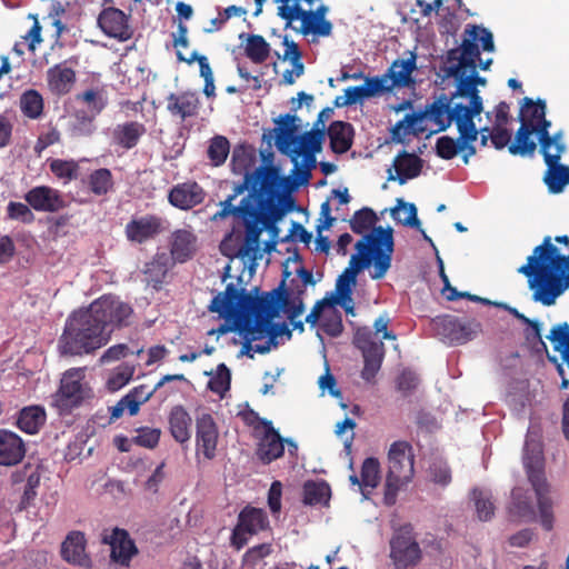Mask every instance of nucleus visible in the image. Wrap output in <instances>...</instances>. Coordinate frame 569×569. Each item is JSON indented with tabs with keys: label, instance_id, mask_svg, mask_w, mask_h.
<instances>
[{
	"label": "nucleus",
	"instance_id": "nucleus-1",
	"mask_svg": "<svg viewBox=\"0 0 569 569\" xmlns=\"http://www.w3.org/2000/svg\"><path fill=\"white\" fill-rule=\"evenodd\" d=\"M208 309L234 323L244 340L241 355L253 358L256 353L269 352L277 345L278 332L272 319L280 311L289 318L298 317L302 313L303 305L300 300L291 303L288 295L280 289L253 297L229 283L223 292L212 298Z\"/></svg>",
	"mask_w": 569,
	"mask_h": 569
},
{
	"label": "nucleus",
	"instance_id": "nucleus-2",
	"mask_svg": "<svg viewBox=\"0 0 569 569\" xmlns=\"http://www.w3.org/2000/svg\"><path fill=\"white\" fill-rule=\"evenodd\" d=\"M277 180L278 174L273 168L259 167L253 172H247L243 181L234 186L232 194L220 202V210L211 218L212 221H219L233 214L242 220L246 233L237 257L251 272L264 251H271L276 246V241H266L262 249L260 236L264 230H276L279 208L272 194Z\"/></svg>",
	"mask_w": 569,
	"mask_h": 569
},
{
	"label": "nucleus",
	"instance_id": "nucleus-3",
	"mask_svg": "<svg viewBox=\"0 0 569 569\" xmlns=\"http://www.w3.org/2000/svg\"><path fill=\"white\" fill-rule=\"evenodd\" d=\"M479 84L485 86L486 79L478 77V73H469L459 79L457 90L450 98L442 96L431 104V117L437 130H445L453 123L459 133L457 139L449 136L437 139L436 150L440 158L450 160L461 154L463 163L468 164L476 154L473 142L478 139V129L475 118L483 110Z\"/></svg>",
	"mask_w": 569,
	"mask_h": 569
},
{
	"label": "nucleus",
	"instance_id": "nucleus-4",
	"mask_svg": "<svg viewBox=\"0 0 569 569\" xmlns=\"http://www.w3.org/2000/svg\"><path fill=\"white\" fill-rule=\"evenodd\" d=\"M132 308L112 296H103L86 309L73 311L66 320L58 341L61 355L82 356L106 346L111 333L129 325Z\"/></svg>",
	"mask_w": 569,
	"mask_h": 569
},
{
	"label": "nucleus",
	"instance_id": "nucleus-5",
	"mask_svg": "<svg viewBox=\"0 0 569 569\" xmlns=\"http://www.w3.org/2000/svg\"><path fill=\"white\" fill-rule=\"evenodd\" d=\"M357 253L352 254L349 266L342 271L336 281V290L332 305L340 306L347 313L355 315V305L352 299V289L357 283V274L371 262L373 270L372 279L385 277L391 264L393 252V237L391 229L381 227L365 236L356 243Z\"/></svg>",
	"mask_w": 569,
	"mask_h": 569
},
{
	"label": "nucleus",
	"instance_id": "nucleus-6",
	"mask_svg": "<svg viewBox=\"0 0 569 569\" xmlns=\"http://www.w3.org/2000/svg\"><path fill=\"white\" fill-rule=\"evenodd\" d=\"M518 272L528 277L533 301L549 307L569 288V256L560 254L546 237Z\"/></svg>",
	"mask_w": 569,
	"mask_h": 569
},
{
	"label": "nucleus",
	"instance_id": "nucleus-7",
	"mask_svg": "<svg viewBox=\"0 0 569 569\" xmlns=\"http://www.w3.org/2000/svg\"><path fill=\"white\" fill-rule=\"evenodd\" d=\"M299 118L291 114L280 116L274 129L277 149L290 157L292 173L300 182H308L311 170L316 167V152L321 150L323 131L311 130L299 134Z\"/></svg>",
	"mask_w": 569,
	"mask_h": 569
},
{
	"label": "nucleus",
	"instance_id": "nucleus-8",
	"mask_svg": "<svg viewBox=\"0 0 569 569\" xmlns=\"http://www.w3.org/2000/svg\"><path fill=\"white\" fill-rule=\"evenodd\" d=\"M523 465L537 496L540 522L546 530L553 527V501L548 496L549 487L543 475V453L538 435L532 430L527 433L523 448Z\"/></svg>",
	"mask_w": 569,
	"mask_h": 569
},
{
	"label": "nucleus",
	"instance_id": "nucleus-9",
	"mask_svg": "<svg viewBox=\"0 0 569 569\" xmlns=\"http://www.w3.org/2000/svg\"><path fill=\"white\" fill-rule=\"evenodd\" d=\"M280 9V18L284 20L286 27L291 28L305 37L312 39L329 37L332 32V23L326 18L329 8L320 4L316 10L312 6L319 0H286Z\"/></svg>",
	"mask_w": 569,
	"mask_h": 569
},
{
	"label": "nucleus",
	"instance_id": "nucleus-10",
	"mask_svg": "<svg viewBox=\"0 0 569 569\" xmlns=\"http://www.w3.org/2000/svg\"><path fill=\"white\" fill-rule=\"evenodd\" d=\"M465 39L460 47L451 49L447 54V64L442 71H476L479 67L487 70L491 59L480 58V47L483 51L492 52L495 49L492 33L480 26H471L466 29Z\"/></svg>",
	"mask_w": 569,
	"mask_h": 569
},
{
	"label": "nucleus",
	"instance_id": "nucleus-11",
	"mask_svg": "<svg viewBox=\"0 0 569 569\" xmlns=\"http://www.w3.org/2000/svg\"><path fill=\"white\" fill-rule=\"evenodd\" d=\"M415 453L407 441H395L388 451V473L386 479L385 502H396L398 492L406 487L415 475Z\"/></svg>",
	"mask_w": 569,
	"mask_h": 569
},
{
	"label": "nucleus",
	"instance_id": "nucleus-12",
	"mask_svg": "<svg viewBox=\"0 0 569 569\" xmlns=\"http://www.w3.org/2000/svg\"><path fill=\"white\" fill-rule=\"evenodd\" d=\"M431 326L433 332L449 345H463L481 331V325L477 320H462L451 315L436 317Z\"/></svg>",
	"mask_w": 569,
	"mask_h": 569
},
{
	"label": "nucleus",
	"instance_id": "nucleus-13",
	"mask_svg": "<svg viewBox=\"0 0 569 569\" xmlns=\"http://www.w3.org/2000/svg\"><path fill=\"white\" fill-rule=\"evenodd\" d=\"M90 395L91 389L84 381V369L71 368L63 373L60 380L54 402L61 410H70L80 406Z\"/></svg>",
	"mask_w": 569,
	"mask_h": 569
},
{
	"label": "nucleus",
	"instance_id": "nucleus-14",
	"mask_svg": "<svg viewBox=\"0 0 569 569\" xmlns=\"http://www.w3.org/2000/svg\"><path fill=\"white\" fill-rule=\"evenodd\" d=\"M411 74L412 73H383L381 77L367 78L361 86L345 89V94L337 98L336 104L351 106L367 98L381 94L390 89L395 80L401 79L407 82L410 80Z\"/></svg>",
	"mask_w": 569,
	"mask_h": 569
},
{
	"label": "nucleus",
	"instance_id": "nucleus-15",
	"mask_svg": "<svg viewBox=\"0 0 569 569\" xmlns=\"http://www.w3.org/2000/svg\"><path fill=\"white\" fill-rule=\"evenodd\" d=\"M269 528V519L264 510L251 506L244 507L232 530L231 545L240 550L248 542V537L258 535Z\"/></svg>",
	"mask_w": 569,
	"mask_h": 569
},
{
	"label": "nucleus",
	"instance_id": "nucleus-16",
	"mask_svg": "<svg viewBox=\"0 0 569 569\" xmlns=\"http://www.w3.org/2000/svg\"><path fill=\"white\" fill-rule=\"evenodd\" d=\"M390 557L396 569H407L416 566L421 558L418 542L408 531H400L390 541Z\"/></svg>",
	"mask_w": 569,
	"mask_h": 569
},
{
	"label": "nucleus",
	"instance_id": "nucleus-17",
	"mask_svg": "<svg viewBox=\"0 0 569 569\" xmlns=\"http://www.w3.org/2000/svg\"><path fill=\"white\" fill-rule=\"evenodd\" d=\"M218 427L210 413L202 412L196 418V449L208 460L216 457L218 445Z\"/></svg>",
	"mask_w": 569,
	"mask_h": 569
},
{
	"label": "nucleus",
	"instance_id": "nucleus-18",
	"mask_svg": "<svg viewBox=\"0 0 569 569\" xmlns=\"http://www.w3.org/2000/svg\"><path fill=\"white\" fill-rule=\"evenodd\" d=\"M260 428L262 431L259 437L257 456L263 463H270L283 455V439L273 428L271 421L261 420L256 427V431H259Z\"/></svg>",
	"mask_w": 569,
	"mask_h": 569
},
{
	"label": "nucleus",
	"instance_id": "nucleus-19",
	"mask_svg": "<svg viewBox=\"0 0 569 569\" xmlns=\"http://www.w3.org/2000/svg\"><path fill=\"white\" fill-rule=\"evenodd\" d=\"M26 202L39 212H57L66 207L61 192L48 186H38L24 194Z\"/></svg>",
	"mask_w": 569,
	"mask_h": 569
},
{
	"label": "nucleus",
	"instance_id": "nucleus-20",
	"mask_svg": "<svg viewBox=\"0 0 569 569\" xmlns=\"http://www.w3.org/2000/svg\"><path fill=\"white\" fill-rule=\"evenodd\" d=\"M103 542L110 546L111 560L121 566H129L138 551L128 532L122 529H113L110 535L103 537Z\"/></svg>",
	"mask_w": 569,
	"mask_h": 569
},
{
	"label": "nucleus",
	"instance_id": "nucleus-21",
	"mask_svg": "<svg viewBox=\"0 0 569 569\" xmlns=\"http://www.w3.org/2000/svg\"><path fill=\"white\" fill-rule=\"evenodd\" d=\"M166 108L172 118L184 121L198 114L200 101L193 92L170 93L167 97Z\"/></svg>",
	"mask_w": 569,
	"mask_h": 569
},
{
	"label": "nucleus",
	"instance_id": "nucleus-22",
	"mask_svg": "<svg viewBox=\"0 0 569 569\" xmlns=\"http://www.w3.org/2000/svg\"><path fill=\"white\" fill-rule=\"evenodd\" d=\"M26 455L22 439L13 431L0 429V465L16 466Z\"/></svg>",
	"mask_w": 569,
	"mask_h": 569
},
{
	"label": "nucleus",
	"instance_id": "nucleus-23",
	"mask_svg": "<svg viewBox=\"0 0 569 569\" xmlns=\"http://www.w3.org/2000/svg\"><path fill=\"white\" fill-rule=\"evenodd\" d=\"M98 24L109 37L126 40L130 37L127 16L119 9L107 8L98 18Z\"/></svg>",
	"mask_w": 569,
	"mask_h": 569
},
{
	"label": "nucleus",
	"instance_id": "nucleus-24",
	"mask_svg": "<svg viewBox=\"0 0 569 569\" xmlns=\"http://www.w3.org/2000/svg\"><path fill=\"white\" fill-rule=\"evenodd\" d=\"M168 198L173 207L188 210L203 201L204 191L197 182H184L173 187Z\"/></svg>",
	"mask_w": 569,
	"mask_h": 569
},
{
	"label": "nucleus",
	"instance_id": "nucleus-25",
	"mask_svg": "<svg viewBox=\"0 0 569 569\" xmlns=\"http://www.w3.org/2000/svg\"><path fill=\"white\" fill-rule=\"evenodd\" d=\"M550 126L551 123H545V127H542L540 133H538L540 152L547 166L557 164L566 151L562 132L550 136Z\"/></svg>",
	"mask_w": 569,
	"mask_h": 569
},
{
	"label": "nucleus",
	"instance_id": "nucleus-26",
	"mask_svg": "<svg viewBox=\"0 0 569 569\" xmlns=\"http://www.w3.org/2000/svg\"><path fill=\"white\" fill-rule=\"evenodd\" d=\"M161 231V219L154 216H143L133 219L126 226L128 240L142 243L154 238Z\"/></svg>",
	"mask_w": 569,
	"mask_h": 569
},
{
	"label": "nucleus",
	"instance_id": "nucleus-27",
	"mask_svg": "<svg viewBox=\"0 0 569 569\" xmlns=\"http://www.w3.org/2000/svg\"><path fill=\"white\" fill-rule=\"evenodd\" d=\"M396 174L392 173L391 168L388 169L389 180H398L400 184H405L408 180L418 177L422 169L421 159L406 151L399 153L392 163Z\"/></svg>",
	"mask_w": 569,
	"mask_h": 569
},
{
	"label": "nucleus",
	"instance_id": "nucleus-28",
	"mask_svg": "<svg viewBox=\"0 0 569 569\" xmlns=\"http://www.w3.org/2000/svg\"><path fill=\"white\" fill-rule=\"evenodd\" d=\"M62 558L76 566L89 567L90 558L86 552V538L80 531L70 532L61 545Z\"/></svg>",
	"mask_w": 569,
	"mask_h": 569
},
{
	"label": "nucleus",
	"instance_id": "nucleus-29",
	"mask_svg": "<svg viewBox=\"0 0 569 569\" xmlns=\"http://www.w3.org/2000/svg\"><path fill=\"white\" fill-rule=\"evenodd\" d=\"M431 121L435 123V119L431 117V107L425 113H410L407 114L402 120L398 121L392 128V138L397 141H402L410 134L423 133L428 128L427 123Z\"/></svg>",
	"mask_w": 569,
	"mask_h": 569
},
{
	"label": "nucleus",
	"instance_id": "nucleus-30",
	"mask_svg": "<svg viewBox=\"0 0 569 569\" xmlns=\"http://www.w3.org/2000/svg\"><path fill=\"white\" fill-rule=\"evenodd\" d=\"M330 147L336 153H345L352 146V126L343 121H333L328 128Z\"/></svg>",
	"mask_w": 569,
	"mask_h": 569
},
{
	"label": "nucleus",
	"instance_id": "nucleus-31",
	"mask_svg": "<svg viewBox=\"0 0 569 569\" xmlns=\"http://www.w3.org/2000/svg\"><path fill=\"white\" fill-rule=\"evenodd\" d=\"M146 132L142 123L130 121L117 124L112 131V139L114 143L124 149H131L137 146L141 136Z\"/></svg>",
	"mask_w": 569,
	"mask_h": 569
},
{
	"label": "nucleus",
	"instance_id": "nucleus-32",
	"mask_svg": "<svg viewBox=\"0 0 569 569\" xmlns=\"http://www.w3.org/2000/svg\"><path fill=\"white\" fill-rule=\"evenodd\" d=\"M191 417L182 406H174L169 413V427L172 437L180 443L190 437Z\"/></svg>",
	"mask_w": 569,
	"mask_h": 569
},
{
	"label": "nucleus",
	"instance_id": "nucleus-33",
	"mask_svg": "<svg viewBox=\"0 0 569 569\" xmlns=\"http://www.w3.org/2000/svg\"><path fill=\"white\" fill-rule=\"evenodd\" d=\"M196 237L188 230H177L172 234L171 254L178 262H184L196 250Z\"/></svg>",
	"mask_w": 569,
	"mask_h": 569
},
{
	"label": "nucleus",
	"instance_id": "nucleus-34",
	"mask_svg": "<svg viewBox=\"0 0 569 569\" xmlns=\"http://www.w3.org/2000/svg\"><path fill=\"white\" fill-rule=\"evenodd\" d=\"M355 345L361 350L363 359L383 360L385 345L382 341H376L369 329H359L356 332Z\"/></svg>",
	"mask_w": 569,
	"mask_h": 569
},
{
	"label": "nucleus",
	"instance_id": "nucleus-35",
	"mask_svg": "<svg viewBox=\"0 0 569 569\" xmlns=\"http://www.w3.org/2000/svg\"><path fill=\"white\" fill-rule=\"evenodd\" d=\"M509 513L525 521H530L535 518V510L527 489L520 487L513 488Z\"/></svg>",
	"mask_w": 569,
	"mask_h": 569
},
{
	"label": "nucleus",
	"instance_id": "nucleus-36",
	"mask_svg": "<svg viewBox=\"0 0 569 569\" xmlns=\"http://www.w3.org/2000/svg\"><path fill=\"white\" fill-rule=\"evenodd\" d=\"M533 132H537L536 126L521 123L515 141L509 146V152L513 156H532L537 148L536 142L531 139Z\"/></svg>",
	"mask_w": 569,
	"mask_h": 569
},
{
	"label": "nucleus",
	"instance_id": "nucleus-37",
	"mask_svg": "<svg viewBox=\"0 0 569 569\" xmlns=\"http://www.w3.org/2000/svg\"><path fill=\"white\" fill-rule=\"evenodd\" d=\"M46 422V411L42 407L30 406L23 408L18 417L17 425L20 430L29 435L37 433Z\"/></svg>",
	"mask_w": 569,
	"mask_h": 569
},
{
	"label": "nucleus",
	"instance_id": "nucleus-38",
	"mask_svg": "<svg viewBox=\"0 0 569 569\" xmlns=\"http://www.w3.org/2000/svg\"><path fill=\"white\" fill-rule=\"evenodd\" d=\"M243 49L247 57L256 62H264L270 53V46L262 36L259 34H241Z\"/></svg>",
	"mask_w": 569,
	"mask_h": 569
},
{
	"label": "nucleus",
	"instance_id": "nucleus-39",
	"mask_svg": "<svg viewBox=\"0 0 569 569\" xmlns=\"http://www.w3.org/2000/svg\"><path fill=\"white\" fill-rule=\"evenodd\" d=\"M521 123L532 124L537 127V134L540 133V129L545 127V123H550L546 119V104L542 101L535 103L531 99L525 98V103L520 109Z\"/></svg>",
	"mask_w": 569,
	"mask_h": 569
},
{
	"label": "nucleus",
	"instance_id": "nucleus-40",
	"mask_svg": "<svg viewBox=\"0 0 569 569\" xmlns=\"http://www.w3.org/2000/svg\"><path fill=\"white\" fill-rule=\"evenodd\" d=\"M380 480V465L376 458H367L361 467V492L365 498L375 489Z\"/></svg>",
	"mask_w": 569,
	"mask_h": 569
},
{
	"label": "nucleus",
	"instance_id": "nucleus-41",
	"mask_svg": "<svg viewBox=\"0 0 569 569\" xmlns=\"http://www.w3.org/2000/svg\"><path fill=\"white\" fill-rule=\"evenodd\" d=\"M330 499V487L323 481H308L303 486V502L310 506L325 505Z\"/></svg>",
	"mask_w": 569,
	"mask_h": 569
},
{
	"label": "nucleus",
	"instance_id": "nucleus-42",
	"mask_svg": "<svg viewBox=\"0 0 569 569\" xmlns=\"http://www.w3.org/2000/svg\"><path fill=\"white\" fill-rule=\"evenodd\" d=\"M391 216L395 221L402 226L420 229V220L413 203L399 199L397 206L391 211Z\"/></svg>",
	"mask_w": 569,
	"mask_h": 569
},
{
	"label": "nucleus",
	"instance_id": "nucleus-43",
	"mask_svg": "<svg viewBox=\"0 0 569 569\" xmlns=\"http://www.w3.org/2000/svg\"><path fill=\"white\" fill-rule=\"evenodd\" d=\"M547 167L548 170L545 176V182L549 191L552 193L561 192L565 186L569 183V167L560 164L559 162Z\"/></svg>",
	"mask_w": 569,
	"mask_h": 569
},
{
	"label": "nucleus",
	"instance_id": "nucleus-44",
	"mask_svg": "<svg viewBox=\"0 0 569 569\" xmlns=\"http://www.w3.org/2000/svg\"><path fill=\"white\" fill-rule=\"evenodd\" d=\"M471 496L479 520H490L493 517L496 510L491 492L485 489H473Z\"/></svg>",
	"mask_w": 569,
	"mask_h": 569
},
{
	"label": "nucleus",
	"instance_id": "nucleus-45",
	"mask_svg": "<svg viewBox=\"0 0 569 569\" xmlns=\"http://www.w3.org/2000/svg\"><path fill=\"white\" fill-rule=\"evenodd\" d=\"M229 152L230 142L226 137L218 134L209 140L207 154L212 166L219 167L223 164Z\"/></svg>",
	"mask_w": 569,
	"mask_h": 569
},
{
	"label": "nucleus",
	"instance_id": "nucleus-46",
	"mask_svg": "<svg viewBox=\"0 0 569 569\" xmlns=\"http://www.w3.org/2000/svg\"><path fill=\"white\" fill-rule=\"evenodd\" d=\"M50 170L64 184L79 176V164L74 160L53 159L50 162Z\"/></svg>",
	"mask_w": 569,
	"mask_h": 569
},
{
	"label": "nucleus",
	"instance_id": "nucleus-47",
	"mask_svg": "<svg viewBox=\"0 0 569 569\" xmlns=\"http://www.w3.org/2000/svg\"><path fill=\"white\" fill-rule=\"evenodd\" d=\"M88 184L92 193L103 196L112 188V174L109 169L101 168L90 173Z\"/></svg>",
	"mask_w": 569,
	"mask_h": 569
},
{
	"label": "nucleus",
	"instance_id": "nucleus-48",
	"mask_svg": "<svg viewBox=\"0 0 569 569\" xmlns=\"http://www.w3.org/2000/svg\"><path fill=\"white\" fill-rule=\"evenodd\" d=\"M20 108L26 117L37 119L43 110L42 97L37 91L29 90L21 96Z\"/></svg>",
	"mask_w": 569,
	"mask_h": 569
},
{
	"label": "nucleus",
	"instance_id": "nucleus-49",
	"mask_svg": "<svg viewBox=\"0 0 569 569\" xmlns=\"http://www.w3.org/2000/svg\"><path fill=\"white\" fill-rule=\"evenodd\" d=\"M136 368L130 363H122L114 368L109 375L107 387L111 391H117L128 385L134 375Z\"/></svg>",
	"mask_w": 569,
	"mask_h": 569
},
{
	"label": "nucleus",
	"instance_id": "nucleus-50",
	"mask_svg": "<svg viewBox=\"0 0 569 569\" xmlns=\"http://www.w3.org/2000/svg\"><path fill=\"white\" fill-rule=\"evenodd\" d=\"M30 18L34 20L33 26L31 29L22 37L21 41H18L14 46L12 51L18 56L23 54V49L26 47L29 48V50L33 51L36 49V46L42 42L41 38V26L37 19L36 16L30 14Z\"/></svg>",
	"mask_w": 569,
	"mask_h": 569
},
{
	"label": "nucleus",
	"instance_id": "nucleus-51",
	"mask_svg": "<svg viewBox=\"0 0 569 569\" xmlns=\"http://www.w3.org/2000/svg\"><path fill=\"white\" fill-rule=\"evenodd\" d=\"M231 373L224 363L217 367L216 373L208 381V388L221 398L230 389Z\"/></svg>",
	"mask_w": 569,
	"mask_h": 569
},
{
	"label": "nucleus",
	"instance_id": "nucleus-52",
	"mask_svg": "<svg viewBox=\"0 0 569 569\" xmlns=\"http://www.w3.org/2000/svg\"><path fill=\"white\" fill-rule=\"evenodd\" d=\"M430 481L441 487H446L451 482V470L448 463L442 459H435L428 469Z\"/></svg>",
	"mask_w": 569,
	"mask_h": 569
},
{
	"label": "nucleus",
	"instance_id": "nucleus-53",
	"mask_svg": "<svg viewBox=\"0 0 569 569\" xmlns=\"http://www.w3.org/2000/svg\"><path fill=\"white\" fill-rule=\"evenodd\" d=\"M375 221L376 213L369 208H363L355 212L350 219V228L355 233L362 234L373 226Z\"/></svg>",
	"mask_w": 569,
	"mask_h": 569
},
{
	"label": "nucleus",
	"instance_id": "nucleus-54",
	"mask_svg": "<svg viewBox=\"0 0 569 569\" xmlns=\"http://www.w3.org/2000/svg\"><path fill=\"white\" fill-rule=\"evenodd\" d=\"M74 81V73H48V86L56 94L69 92Z\"/></svg>",
	"mask_w": 569,
	"mask_h": 569
},
{
	"label": "nucleus",
	"instance_id": "nucleus-55",
	"mask_svg": "<svg viewBox=\"0 0 569 569\" xmlns=\"http://www.w3.org/2000/svg\"><path fill=\"white\" fill-rule=\"evenodd\" d=\"M78 99L88 104V109L92 117L99 114L107 106L108 100L102 91L87 90Z\"/></svg>",
	"mask_w": 569,
	"mask_h": 569
},
{
	"label": "nucleus",
	"instance_id": "nucleus-56",
	"mask_svg": "<svg viewBox=\"0 0 569 569\" xmlns=\"http://www.w3.org/2000/svg\"><path fill=\"white\" fill-rule=\"evenodd\" d=\"M7 212L10 219L18 220L23 223H31L34 220V214L28 203L10 201Z\"/></svg>",
	"mask_w": 569,
	"mask_h": 569
},
{
	"label": "nucleus",
	"instance_id": "nucleus-57",
	"mask_svg": "<svg viewBox=\"0 0 569 569\" xmlns=\"http://www.w3.org/2000/svg\"><path fill=\"white\" fill-rule=\"evenodd\" d=\"M284 50L282 59L289 61L292 71H303V64L301 62V52L296 42L289 41L288 37L283 39Z\"/></svg>",
	"mask_w": 569,
	"mask_h": 569
},
{
	"label": "nucleus",
	"instance_id": "nucleus-58",
	"mask_svg": "<svg viewBox=\"0 0 569 569\" xmlns=\"http://www.w3.org/2000/svg\"><path fill=\"white\" fill-rule=\"evenodd\" d=\"M160 439V430L156 428H140L137 430L134 442L146 448H153L158 445Z\"/></svg>",
	"mask_w": 569,
	"mask_h": 569
},
{
	"label": "nucleus",
	"instance_id": "nucleus-59",
	"mask_svg": "<svg viewBox=\"0 0 569 569\" xmlns=\"http://www.w3.org/2000/svg\"><path fill=\"white\" fill-rule=\"evenodd\" d=\"M417 56L412 51H405L398 59H396L388 71H417Z\"/></svg>",
	"mask_w": 569,
	"mask_h": 569
},
{
	"label": "nucleus",
	"instance_id": "nucleus-60",
	"mask_svg": "<svg viewBox=\"0 0 569 569\" xmlns=\"http://www.w3.org/2000/svg\"><path fill=\"white\" fill-rule=\"evenodd\" d=\"M59 140L60 132L56 128L50 127L46 131H42L38 137L34 144V152L40 156L44 149L57 143Z\"/></svg>",
	"mask_w": 569,
	"mask_h": 569
},
{
	"label": "nucleus",
	"instance_id": "nucleus-61",
	"mask_svg": "<svg viewBox=\"0 0 569 569\" xmlns=\"http://www.w3.org/2000/svg\"><path fill=\"white\" fill-rule=\"evenodd\" d=\"M318 386L322 392L328 391L333 398H341V391L337 387L336 378L330 373L328 365L326 372L318 379Z\"/></svg>",
	"mask_w": 569,
	"mask_h": 569
},
{
	"label": "nucleus",
	"instance_id": "nucleus-62",
	"mask_svg": "<svg viewBox=\"0 0 569 569\" xmlns=\"http://www.w3.org/2000/svg\"><path fill=\"white\" fill-rule=\"evenodd\" d=\"M129 351V348L124 343H118L109 347L100 357V363H110L121 358H124Z\"/></svg>",
	"mask_w": 569,
	"mask_h": 569
},
{
	"label": "nucleus",
	"instance_id": "nucleus-63",
	"mask_svg": "<svg viewBox=\"0 0 569 569\" xmlns=\"http://www.w3.org/2000/svg\"><path fill=\"white\" fill-rule=\"evenodd\" d=\"M281 496L282 485L280 481L276 480L271 483L268 492V506L274 515L279 513L281 510Z\"/></svg>",
	"mask_w": 569,
	"mask_h": 569
},
{
	"label": "nucleus",
	"instance_id": "nucleus-64",
	"mask_svg": "<svg viewBox=\"0 0 569 569\" xmlns=\"http://www.w3.org/2000/svg\"><path fill=\"white\" fill-rule=\"evenodd\" d=\"M419 383L418 376L411 370H403L397 379L398 389L403 392H410L417 388Z\"/></svg>",
	"mask_w": 569,
	"mask_h": 569
}]
</instances>
